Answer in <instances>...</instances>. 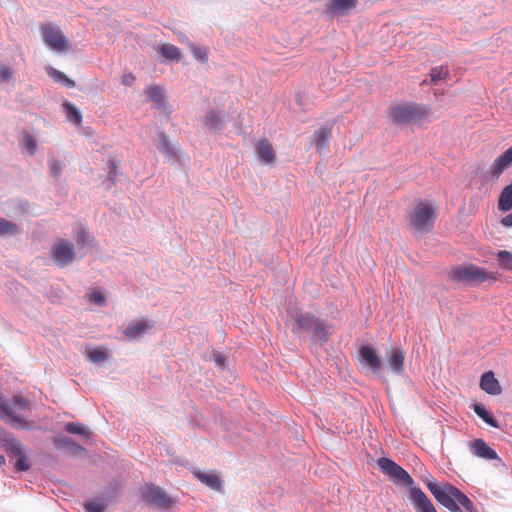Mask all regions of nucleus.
<instances>
[{
  "instance_id": "f257e3e1",
  "label": "nucleus",
  "mask_w": 512,
  "mask_h": 512,
  "mask_svg": "<svg viewBox=\"0 0 512 512\" xmlns=\"http://www.w3.org/2000/svg\"><path fill=\"white\" fill-rule=\"evenodd\" d=\"M288 317L294 322L292 331L308 334L312 344L322 345L328 341L332 334L333 327L330 323L311 313H303L297 307L288 309Z\"/></svg>"
},
{
  "instance_id": "f03ea898",
  "label": "nucleus",
  "mask_w": 512,
  "mask_h": 512,
  "mask_svg": "<svg viewBox=\"0 0 512 512\" xmlns=\"http://www.w3.org/2000/svg\"><path fill=\"white\" fill-rule=\"evenodd\" d=\"M426 486L437 502L450 512H462L461 507L466 512H477L474 503L454 485L430 481Z\"/></svg>"
},
{
  "instance_id": "7ed1b4c3",
  "label": "nucleus",
  "mask_w": 512,
  "mask_h": 512,
  "mask_svg": "<svg viewBox=\"0 0 512 512\" xmlns=\"http://www.w3.org/2000/svg\"><path fill=\"white\" fill-rule=\"evenodd\" d=\"M29 406L30 402L21 395H14L9 402L0 395V419L13 428L28 430L31 424L19 413Z\"/></svg>"
},
{
  "instance_id": "20e7f679",
  "label": "nucleus",
  "mask_w": 512,
  "mask_h": 512,
  "mask_svg": "<svg viewBox=\"0 0 512 512\" xmlns=\"http://www.w3.org/2000/svg\"><path fill=\"white\" fill-rule=\"evenodd\" d=\"M437 216V209L431 202L420 201L410 215L411 226L420 233L432 230Z\"/></svg>"
},
{
  "instance_id": "39448f33",
  "label": "nucleus",
  "mask_w": 512,
  "mask_h": 512,
  "mask_svg": "<svg viewBox=\"0 0 512 512\" xmlns=\"http://www.w3.org/2000/svg\"><path fill=\"white\" fill-rule=\"evenodd\" d=\"M429 115V108L420 104H397L391 107V117L398 124H409Z\"/></svg>"
},
{
  "instance_id": "423d86ee",
  "label": "nucleus",
  "mask_w": 512,
  "mask_h": 512,
  "mask_svg": "<svg viewBox=\"0 0 512 512\" xmlns=\"http://www.w3.org/2000/svg\"><path fill=\"white\" fill-rule=\"evenodd\" d=\"M377 465L381 472L389 477L395 483H401L407 487H414V480L409 473L388 457H381L377 460Z\"/></svg>"
},
{
  "instance_id": "0eeeda50",
  "label": "nucleus",
  "mask_w": 512,
  "mask_h": 512,
  "mask_svg": "<svg viewBox=\"0 0 512 512\" xmlns=\"http://www.w3.org/2000/svg\"><path fill=\"white\" fill-rule=\"evenodd\" d=\"M76 255L74 243L65 239H60L50 249V258L59 268L72 264Z\"/></svg>"
},
{
  "instance_id": "6e6552de",
  "label": "nucleus",
  "mask_w": 512,
  "mask_h": 512,
  "mask_svg": "<svg viewBox=\"0 0 512 512\" xmlns=\"http://www.w3.org/2000/svg\"><path fill=\"white\" fill-rule=\"evenodd\" d=\"M452 280L459 284L476 285L488 279V273L483 268L474 265L459 266L452 272Z\"/></svg>"
},
{
  "instance_id": "1a4fd4ad",
  "label": "nucleus",
  "mask_w": 512,
  "mask_h": 512,
  "mask_svg": "<svg viewBox=\"0 0 512 512\" xmlns=\"http://www.w3.org/2000/svg\"><path fill=\"white\" fill-rule=\"evenodd\" d=\"M42 39L47 47L53 51L62 52L70 49V44L60 28L56 25L46 24L41 27Z\"/></svg>"
},
{
  "instance_id": "9d476101",
  "label": "nucleus",
  "mask_w": 512,
  "mask_h": 512,
  "mask_svg": "<svg viewBox=\"0 0 512 512\" xmlns=\"http://www.w3.org/2000/svg\"><path fill=\"white\" fill-rule=\"evenodd\" d=\"M143 497L147 503L159 508H168L172 503L165 491L153 484L146 486Z\"/></svg>"
},
{
  "instance_id": "9b49d317",
  "label": "nucleus",
  "mask_w": 512,
  "mask_h": 512,
  "mask_svg": "<svg viewBox=\"0 0 512 512\" xmlns=\"http://www.w3.org/2000/svg\"><path fill=\"white\" fill-rule=\"evenodd\" d=\"M361 362L369 368L374 374L380 375L382 362L374 348L368 345L361 346L359 350Z\"/></svg>"
},
{
  "instance_id": "f8f14e48",
  "label": "nucleus",
  "mask_w": 512,
  "mask_h": 512,
  "mask_svg": "<svg viewBox=\"0 0 512 512\" xmlns=\"http://www.w3.org/2000/svg\"><path fill=\"white\" fill-rule=\"evenodd\" d=\"M410 498L416 512H437L432 501L419 487H411Z\"/></svg>"
},
{
  "instance_id": "ddd939ff",
  "label": "nucleus",
  "mask_w": 512,
  "mask_h": 512,
  "mask_svg": "<svg viewBox=\"0 0 512 512\" xmlns=\"http://www.w3.org/2000/svg\"><path fill=\"white\" fill-rule=\"evenodd\" d=\"M386 360L391 372L396 375H402L404 373L405 353L402 349L395 348L391 351H387Z\"/></svg>"
},
{
  "instance_id": "4468645a",
  "label": "nucleus",
  "mask_w": 512,
  "mask_h": 512,
  "mask_svg": "<svg viewBox=\"0 0 512 512\" xmlns=\"http://www.w3.org/2000/svg\"><path fill=\"white\" fill-rule=\"evenodd\" d=\"M470 448L472 453L480 458L486 460H496L499 459L496 451L492 449L484 440L475 439L470 443Z\"/></svg>"
},
{
  "instance_id": "2eb2a0df",
  "label": "nucleus",
  "mask_w": 512,
  "mask_h": 512,
  "mask_svg": "<svg viewBox=\"0 0 512 512\" xmlns=\"http://www.w3.org/2000/svg\"><path fill=\"white\" fill-rule=\"evenodd\" d=\"M259 161L264 165L272 164L275 159V151L267 139L259 140L255 147Z\"/></svg>"
},
{
  "instance_id": "dca6fc26",
  "label": "nucleus",
  "mask_w": 512,
  "mask_h": 512,
  "mask_svg": "<svg viewBox=\"0 0 512 512\" xmlns=\"http://www.w3.org/2000/svg\"><path fill=\"white\" fill-rule=\"evenodd\" d=\"M357 5V0H329L326 4V10L335 16L346 15Z\"/></svg>"
},
{
  "instance_id": "f3484780",
  "label": "nucleus",
  "mask_w": 512,
  "mask_h": 512,
  "mask_svg": "<svg viewBox=\"0 0 512 512\" xmlns=\"http://www.w3.org/2000/svg\"><path fill=\"white\" fill-rule=\"evenodd\" d=\"M480 388L489 395H499L502 392L499 381L495 378L492 371H487L481 375Z\"/></svg>"
},
{
  "instance_id": "a211bd4d",
  "label": "nucleus",
  "mask_w": 512,
  "mask_h": 512,
  "mask_svg": "<svg viewBox=\"0 0 512 512\" xmlns=\"http://www.w3.org/2000/svg\"><path fill=\"white\" fill-rule=\"evenodd\" d=\"M150 328L151 324L148 320L134 321L127 325L124 335L129 340H136L142 337Z\"/></svg>"
},
{
  "instance_id": "6ab92c4d",
  "label": "nucleus",
  "mask_w": 512,
  "mask_h": 512,
  "mask_svg": "<svg viewBox=\"0 0 512 512\" xmlns=\"http://www.w3.org/2000/svg\"><path fill=\"white\" fill-rule=\"evenodd\" d=\"M225 114L220 110H210L204 119V125L213 132H219L224 128Z\"/></svg>"
},
{
  "instance_id": "aec40b11",
  "label": "nucleus",
  "mask_w": 512,
  "mask_h": 512,
  "mask_svg": "<svg viewBox=\"0 0 512 512\" xmlns=\"http://www.w3.org/2000/svg\"><path fill=\"white\" fill-rule=\"evenodd\" d=\"M53 443L57 448L67 449L74 455L86 452L83 446L77 444L73 439L67 436H57L54 438Z\"/></svg>"
},
{
  "instance_id": "412c9836",
  "label": "nucleus",
  "mask_w": 512,
  "mask_h": 512,
  "mask_svg": "<svg viewBox=\"0 0 512 512\" xmlns=\"http://www.w3.org/2000/svg\"><path fill=\"white\" fill-rule=\"evenodd\" d=\"M196 478L214 491H221L223 488L220 477L215 473L195 472Z\"/></svg>"
},
{
  "instance_id": "4be33fe9",
  "label": "nucleus",
  "mask_w": 512,
  "mask_h": 512,
  "mask_svg": "<svg viewBox=\"0 0 512 512\" xmlns=\"http://www.w3.org/2000/svg\"><path fill=\"white\" fill-rule=\"evenodd\" d=\"M330 137L331 127L329 126H323L314 132L315 145L320 153L328 149Z\"/></svg>"
},
{
  "instance_id": "5701e85b",
  "label": "nucleus",
  "mask_w": 512,
  "mask_h": 512,
  "mask_svg": "<svg viewBox=\"0 0 512 512\" xmlns=\"http://www.w3.org/2000/svg\"><path fill=\"white\" fill-rule=\"evenodd\" d=\"M472 410L474 413L481 418L486 424H488L491 427L498 428V422L493 416L492 413H490L486 407L481 403H474L471 405Z\"/></svg>"
},
{
  "instance_id": "b1692460",
  "label": "nucleus",
  "mask_w": 512,
  "mask_h": 512,
  "mask_svg": "<svg viewBox=\"0 0 512 512\" xmlns=\"http://www.w3.org/2000/svg\"><path fill=\"white\" fill-rule=\"evenodd\" d=\"M158 138H159V145H158L159 151L168 158L176 159L177 158L176 149L171 145L167 135L163 131H160V132H158Z\"/></svg>"
},
{
  "instance_id": "393cba45",
  "label": "nucleus",
  "mask_w": 512,
  "mask_h": 512,
  "mask_svg": "<svg viewBox=\"0 0 512 512\" xmlns=\"http://www.w3.org/2000/svg\"><path fill=\"white\" fill-rule=\"evenodd\" d=\"M73 237L78 246V250L80 252L83 250V252L81 253V257H83L84 255H86L85 249L89 245L90 234L84 228L78 227L74 229Z\"/></svg>"
},
{
  "instance_id": "a878e982",
  "label": "nucleus",
  "mask_w": 512,
  "mask_h": 512,
  "mask_svg": "<svg viewBox=\"0 0 512 512\" xmlns=\"http://www.w3.org/2000/svg\"><path fill=\"white\" fill-rule=\"evenodd\" d=\"M498 208L503 212H508L512 209V185H507L501 192L498 200Z\"/></svg>"
},
{
  "instance_id": "bb28decb",
  "label": "nucleus",
  "mask_w": 512,
  "mask_h": 512,
  "mask_svg": "<svg viewBox=\"0 0 512 512\" xmlns=\"http://www.w3.org/2000/svg\"><path fill=\"white\" fill-rule=\"evenodd\" d=\"M63 109L66 114L67 119L74 123L75 125H79L82 121V115L80 110L71 102L65 101L63 103Z\"/></svg>"
},
{
  "instance_id": "cd10ccee",
  "label": "nucleus",
  "mask_w": 512,
  "mask_h": 512,
  "mask_svg": "<svg viewBox=\"0 0 512 512\" xmlns=\"http://www.w3.org/2000/svg\"><path fill=\"white\" fill-rule=\"evenodd\" d=\"M47 73L54 81L62 84L63 86H65L67 88H74L76 85L72 79L68 78L63 72H61L53 67H49L47 69Z\"/></svg>"
},
{
  "instance_id": "c85d7f7f",
  "label": "nucleus",
  "mask_w": 512,
  "mask_h": 512,
  "mask_svg": "<svg viewBox=\"0 0 512 512\" xmlns=\"http://www.w3.org/2000/svg\"><path fill=\"white\" fill-rule=\"evenodd\" d=\"M148 99L154 102L158 107L164 103L163 89L160 86H152L146 90Z\"/></svg>"
},
{
  "instance_id": "c756f323",
  "label": "nucleus",
  "mask_w": 512,
  "mask_h": 512,
  "mask_svg": "<svg viewBox=\"0 0 512 512\" xmlns=\"http://www.w3.org/2000/svg\"><path fill=\"white\" fill-rule=\"evenodd\" d=\"M7 450L15 456H21L25 453L24 446L16 438L9 436L5 439Z\"/></svg>"
},
{
  "instance_id": "7c9ffc66",
  "label": "nucleus",
  "mask_w": 512,
  "mask_h": 512,
  "mask_svg": "<svg viewBox=\"0 0 512 512\" xmlns=\"http://www.w3.org/2000/svg\"><path fill=\"white\" fill-rule=\"evenodd\" d=\"M19 227L4 218H0V236H13L19 233Z\"/></svg>"
},
{
  "instance_id": "2f4dec72",
  "label": "nucleus",
  "mask_w": 512,
  "mask_h": 512,
  "mask_svg": "<svg viewBox=\"0 0 512 512\" xmlns=\"http://www.w3.org/2000/svg\"><path fill=\"white\" fill-rule=\"evenodd\" d=\"M162 56L170 61L178 60L180 58V50L172 44H163L160 47Z\"/></svg>"
},
{
  "instance_id": "473e14b6",
  "label": "nucleus",
  "mask_w": 512,
  "mask_h": 512,
  "mask_svg": "<svg viewBox=\"0 0 512 512\" xmlns=\"http://www.w3.org/2000/svg\"><path fill=\"white\" fill-rule=\"evenodd\" d=\"M448 68L446 66L433 67L430 70V82L437 84L440 80L445 79L448 76Z\"/></svg>"
},
{
  "instance_id": "72a5a7b5",
  "label": "nucleus",
  "mask_w": 512,
  "mask_h": 512,
  "mask_svg": "<svg viewBox=\"0 0 512 512\" xmlns=\"http://www.w3.org/2000/svg\"><path fill=\"white\" fill-rule=\"evenodd\" d=\"M498 265L505 270L512 271V253L506 250H500L497 253Z\"/></svg>"
},
{
  "instance_id": "f704fd0d",
  "label": "nucleus",
  "mask_w": 512,
  "mask_h": 512,
  "mask_svg": "<svg viewBox=\"0 0 512 512\" xmlns=\"http://www.w3.org/2000/svg\"><path fill=\"white\" fill-rule=\"evenodd\" d=\"M64 430L70 434H77L83 436L89 435L88 429L81 423L68 422L65 424Z\"/></svg>"
},
{
  "instance_id": "c9c22d12",
  "label": "nucleus",
  "mask_w": 512,
  "mask_h": 512,
  "mask_svg": "<svg viewBox=\"0 0 512 512\" xmlns=\"http://www.w3.org/2000/svg\"><path fill=\"white\" fill-rule=\"evenodd\" d=\"M190 51L198 62L206 63L208 61L207 49L196 44H190Z\"/></svg>"
},
{
  "instance_id": "e433bc0d",
  "label": "nucleus",
  "mask_w": 512,
  "mask_h": 512,
  "mask_svg": "<svg viewBox=\"0 0 512 512\" xmlns=\"http://www.w3.org/2000/svg\"><path fill=\"white\" fill-rule=\"evenodd\" d=\"M508 169V166L504 164L499 157H497L489 169L490 177L493 179H498L499 176L503 173L504 170Z\"/></svg>"
},
{
  "instance_id": "4c0bfd02",
  "label": "nucleus",
  "mask_w": 512,
  "mask_h": 512,
  "mask_svg": "<svg viewBox=\"0 0 512 512\" xmlns=\"http://www.w3.org/2000/svg\"><path fill=\"white\" fill-rule=\"evenodd\" d=\"M508 169V166L504 164L499 157H497L489 169L490 177L493 179H498L499 176L503 173L504 170Z\"/></svg>"
},
{
  "instance_id": "58836bf2",
  "label": "nucleus",
  "mask_w": 512,
  "mask_h": 512,
  "mask_svg": "<svg viewBox=\"0 0 512 512\" xmlns=\"http://www.w3.org/2000/svg\"><path fill=\"white\" fill-rule=\"evenodd\" d=\"M84 509L86 512H104L106 509V504L101 499H94L92 501L86 502L84 504Z\"/></svg>"
},
{
  "instance_id": "ea45409f",
  "label": "nucleus",
  "mask_w": 512,
  "mask_h": 512,
  "mask_svg": "<svg viewBox=\"0 0 512 512\" xmlns=\"http://www.w3.org/2000/svg\"><path fill=\"white\" fill-rule=\"evenodd\" d=\"M63 163H61L60 161L56 160V159H51L49 161V172H50V175L54 178H58L60 175H61V172L63 170Z\"/></svg>"
},
{
  "instance_id": "a19ab883",
  "label": "nucleus",
  "mask_w": 512,
  "mask_h": 512,
  "mask_svg": "<svg viewBox=\"0 0 512 512\" xmlns=\"http://www.w3.org/2000/svg\"><path fill=\"white\" fill-rule=\"evenodd\" d=\"M106 358V352L101 349H93L88 353V359L93 363L103 362L106 360Z\"/></svg>"
},
{
  "instance_id": "79ce46f5",
  "label": "nucleus",
  "mask_w": 512,
  "mask_h": 512,
  "mask_svg": "<svg viewBox=\"0 0 512 512\" xmlns=\"http://www.w3.org/2000/svg\"><path fill=\"white\" fill-rule=\"evenodd\" d=\"M88 299L91 303H94L95 305L99 307H103L106 305V298L105 296L98 290H94L88 295Z\"/></svg>"
},
{
  "instance_id": "37998d69",
  "label": "nucleus",
  "mask_w": 512,
  "mask_h": 512,
  "mask_svg": "<svg viewBox=\"0 0 512 512\" xmlns=\"http://www.w3.org/2000/svg\"><path fill=\"white\" fill-rule=\"evenodd\" d=\"M118 172V167L115 161L109 160L108 162V175H107V189H110L111 183H114L116 175Z\"/></svg>"
},
{
  "instance_id": "c03bdc74",
  "label": "nucleus",
  "mask_w": 512,
  "mask_h": 512,
  "mask_svg": "<svg viewBox=\"0 0 512 512\" xmlns=\"http://www.w3.org/2000/svg\"><path fill=\"white\" fill-rule=\"evenodd\" d=\"M14 466L16 470L20 472L28 471L31 467L28 459L25 456V453L22 454L21 456H18V459L16 460Z\"/></svg>"
},
{
  "instance_id": "a18cd8bd",
  "label": "nucleus",
  "mask_w": 512,
  "mask_h": 512,
  "mask_svg": "<svg viewBox=\"0 0 512 512\" xmlns=\"http://www.w3.org/2000/svg\"><path fill=\"white\" fill-rule=\"evenodd\" d=\"M13 71L6 65H0V84H3L11 79Z\"/></svg>"
},
{
  "instance_id": "49530a36",
  "label": "nucleus",
  "mask_w": 512,
  "mask_h": 512,
  "mask_svg": "<svg viewBox=\"0 0 512 512\" xmlns=\"http://www.w3.org/2000/svg\"><path fill=\"white\" fill-rule=\"evenodd\" d=\"M213 360L219 369L223 370L226 368V357L223 354H221V353L213 354Z\"/></svg>"
},
{
  "instance_id": "de8ad7c7",
  "label": "nucleus",
  "mask_w": 512,
  "mask_h": 512,
  "mask_svg": "<svg viewBox=\"0 0 512 512\" xmlns=\"http://www.w3.org/2000/svg\"><path fill=\"white\" fill-rule=\"evenodd\" d=\"M500 160L508 166V168L512 164V146L509 147L504 153L498 156Z\"/></svg>"
},
{
  "instance_id": "09e8293b",
  "label": "nucleus",
  "mask_w": 512,
  "mask_h": 512,
  "mask_svg": "<svg viewBox=\"0 0 512 512\" xmlns=\"http://www.w3.org/2000/svg\"><path fill=\"white\" fill-rule=\"evenodd\" d=\"M25 147L28 150L29 154H31V155L35 154V152H36V142L29 135H27L25 137Z\"/></svg>"
},
{
  "instance_id": "8fccbe9b",
  "label": "nucleus",
  "mask_w": 512,
  "mask_h": 512,
  "mask_svg": "<svg viewBox=\"0 0 512 512\" xmlns=\"http://www.w3.org/2000/svg\"><path fill=\"white\" fill-rule=\"evenodd\" d=\"M135 81V76L132 73H126L122 76V84L125 86H131Z\"/></svg>"
},
{
  "instance_id": "3c124183",
  "label": "nucleus",
  "mask_w": 512,
  "mask_h": 512,
  "mask_svg": "<svg viewBox=\"0 0 512 512\" xmlns=\"http://www.w3.org/2000/svg\"><path fill=\"white\" fill-rule=\"evenodd\" d=\"M501 224L505 227H512V212L501 219Z\"/></svg>"
},
{
  "instance_id": "603ef678",
  "label": "nucleus",
  "mask_w": 512,
  "mask_h": 512,
  "mask_svg": "<svg viewBox=\"0 0 512 512\" xmlns=\"http://www.w3.org/2000/svg\"><path fill=\"white\" fill-rule=\"evenodd\" d=\"M5 464V457L0 454V466L4 465Z\"/></svg>"
},
{
  "instance_id": "864d4df0",
  "label": "nucleus",
  "mask_w": 512,
  "mask_h": 512,
  "mask_svg": "<svg viewBox=\"0 0 512 512\" xmlns=\"http://www.w3.org/2000/svg\"><path fill=\"white\" fill-rule=\"evenodd\" d=\"M511 185H512V181H511Z\"/></svg>"
}]
</instances>
